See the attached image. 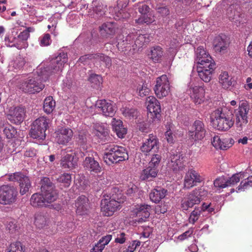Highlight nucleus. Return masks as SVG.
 I'll use <instances>...</instances> for the list:
<instances>
[{
	"label": "nucleus",
	"mask_w": 252,
	"mask_h": 252,
	"mask_svg": "<svg viewBox=\"0 0 252 252\" xmlns=\"http://www.w3.org/2000/svg\"><path fill=\"white\" fill-rule=\"evenodd\" d=\"M42 67H38L36 71L32 73L19 76L17 80L19 89L30 94L42 91L44 88V85L41 82L47 79L44 76Z\"/></svg>",
	"instance_id": "f257e3e1"
},
{
	"label": "nucleus",
	"mask_w": 252,
	"mask_h": 252,
	"mask_svg": "<svg viewBox=\"0 0 252 252\" xmlns=\"http://www.w3.org/2000/svg\"><path fill=\"white\" fill-rule=\"evenodd\" d=\"M123 35L120 34L117 38V46L120 51H134L142 48L150 41L148 34L137 35L133 33L128 34L124 39Z\"/></svg>",
	"instance_id": "f03ea898"
},
{
	"label": "nucleus",
	"mask_w": 252,
	"mask_h": 252,
	"mask_svg": "<svg viewBox=\"0 0 252 252\" xmlns=\"http://www.w3.org/2000/svg\"><path fill=\"white\" fill-rule=\"evenodd\" d=\"M67 60V54L62 52L60 53L57 57L52 59L49 62L43 63L38 67L42 66L44 76L47 79L51 74L61 72Z\"/></svg>",
	"instance_id": "7ed1b4c3"
},
{
	"label": "nucleus",
	"mask_w": 252,
	"mask_h": 252,
	"mask_svg": "<svg viewBox=\"0 0 252 252\" xmlns=\"http://www.w3.org/2000/svg\"><path fill=\"white\" fill-rule=\"evenodd\" d=\"M103 159L106 164L110 165L127 160L128 155L124 147L110 144L105 148Z\"/></svg>",
	"instance_id": "20e7f679"
},
{
	"label": "nucleus",
	"mask_w": 252,
	"mask_h": 252,
	"mask_svg": "<svg viewBox=\"0 0 252 252\" xmlns=\"http://www.w3.org/2000/svg\"><path fill=\"white\" fill-rule=\"evenodd\" d=\"M226 108H219L213 111L210 116L211 122L217 129L225 131L228 130L234 124L232 117L225 113Z\"/></svg>",
	"instance_id": "39448f33"
},
{
	"label": "nucleus",
	"mask_w": 252,
	"mask_h": 252,
	"mask_svg": "<svg viewBox=\"0 0 252 252\" xmlns=\"http://www.w3.org/2000/svg\"><path fill=\"white\" fill-rule=\"evenodd\" d=\"M50 120L42 116L36 119L32 124L30 130V135L37 140H43L46 137V131L49 127Z\"/></svg>",
	"instance_id": "423d86ee"
},
{
	"label": "nucleus",
	"mask_w": 252,
	"mask_h": 252,
	"mask_svg": "<svg viewBox=\"0 0 252 252\" xmlns=\"http://www.w3.org/2000/svg\"><path fill=\"white\" fill-rule=\"evenodd\" d=\"M187 92L195 105L201 104L206 100L204 86L197 85L192 80L188 84Z\"/></svg>",
	"instance_id": "0eeeda50"
},
{
	"label": "nucleus",
	"mask_w": 252,
	"mask_h": 252,
	"mask_svg": "<svg viewBox=\"0 0 252 252\" xmlns=\"http://www.w3.org/2000/svg\"><path fill=\"white\" fill-rule=\"evenodd\" d=\"M243 180L240 185L236 188L237 192L244 191L252 187V176L248 177L244 172H239L233 174L231 177H227L228 187L233 186Z\"/></svg>",
	"instance_id": "6e6552de"
},
{
	"label": "nucleus",
	"mask_w": 252,
	"mask_h": 252,
	"mask_svg": "<svg viewBox=\"0 0 252 252\" xmlns=\"http://www.w3.org/2000/svg\"><path fill=\"white\" fill-rule=\"evenodd\" d=\"M129 2V0H117L116 6L109 7V10L114 19H126L130 16L126 9Z\"/></svg>",
	"instance_id": "1a4fd4ad"
},
{
	"label": "nucleus",
	"mask_w": 252,
	"mask_h": 252,
	"mask_svg": "<svg viewBox=\"0 0 252 252\" xmlns=\"http://www.w3.org/2000/svg\"><path fill=\"white\" fill-rule=\"evenodd\" d=\"M41 190L46 205L55 201L58 198L54 186L48 178H44L42 180Z\"/></svg>",
	"instance_id": "9d476101"
},
{
	"label": "nucleus",
	"mask_w": 252,
	"mask_h": 252,
	"mask_svg": "<svg viewBox=\"0 0 252 252\" xmlns=\"http://www.w3.org/2000/svg\"><path fill=\"white\" fill-rule=\"evenodd\" d=\"M154 90L156 96L159 99L169 94L170 92V87L166 75H162L157 78L156 84Z\"/></svg>",
	"instance_id": "9b49d317"
},
{
	"label": "nucleus",
	"mask_w": 252,
	"mask_h": 252,
	"mask_svg": "<svg viewBox=\"0 0 252 252\" xmlns=\"http://www.w3.org/2000/svg\"><path fill=\"white\" fill-rule=\"evenodd\" d=\"M249 105L246 101H241L238 108L235 110L236 125L240 130L248 123L247 115L249 111Z\"/></svg>",
	"instance_id": "f8f14e48"
},
{
	"label": "nucleus",
	"mask_w": 252,
	"mask_h": 252,
	"mask_svg": "<svg viewBox=\"0 0 252 252\" xmlns=\"http://www.w3.org/2000/svg\"><path fill=\"white\" fill-rule=\"evenodd\" d=\"M17 191L13 186L3 185L0 187V203L10 204L16 200Z\"/></svg>",
	"instance_id": "ddd939ff"
},
{
	"label": "nucleus",
	"mask_w": 252,
	"mask_h": 252,
	"mask_svg": "<svg viewBox=\"0 0 252 252\" xmlns=\"http://www.w3.org/2000/svg\"><path fill=\"white\" fill-rule=\"evenodd\" d=\"M206 134V129L203 122L196 120L189 130L188 135L189 138L193 141H199L202 140Z\"/></svg>",
	"instance_id": "4468645a"
},
{
	"label": "nucleus",
	"mask_w": 252,
	"mask_h": 252,
	"mask_svg": "<svg viewBox=\"0 0 252 252\" xmlns=\"http://www.w3.org/2000/svg\"><path fill=\"white\" fill-rule=\"evenodd\" d=\"M120 208V202L116 201L114 197L103 199L101 202V212L103 215L111 216Z\"/></svg>",
	"instance_id": "2eb2a0df"
},
{
	"label": "nucleus",
	"mask_w": 252,
	"mask_h": 252,
	"mask_svg": "<svg viewBox=\"0 0 252 252\" xmlns=\"http://www.w3.org/2000/svg\"><path fill=\"white\" fill-rule=\"evenodd\" d=\"M10 181L18 182L19 183L20 193L22 195L26 194L31 187L29 178L21 172H15L8 176Z\"/></svg>",
	"instance_id": "dca6fc26"
},
{
	"label": "nucleus",
	"mask_w": 252,
	"mask_h": 252,
	"mask_svg": "<svg viewBox=\"0 0 252 252\" xmlns=\"http://www.w3.org/2000/svg\"><path fill=\"white\" fill-rule=\"evenodd\" d=\"M26 110L24 107L17 106L11 107L7 115L8 120L12 124H20L24 120Z\"/></svg>",
	"instance_id": "f3484780"
},
{
	"label": "nucleus",
	"mask_w": 252,
	"mask_h": 252,
	"mask_svg": "<svg viewBox=\"0 0 252 252\" xmlns=\"http://www.w3.org/2000/svg\"><path fill=\"white\" fill-rule=\"evenodd\" d=\"M215 62H208L203 65H197V72L200 78L207 83L210 81L215 68Z\"/></svg>",
	"instance_id": "a211bd4d"
},
{
	"label": "nucleus",
	"mask_w": 252,
	"mask_h": 252,
	"mask_svg": "<svg viewBox=\"0 0 252 252\" xmlns=\"http://www.w3.org/2000/svg\"><path fill=\"white\" fill-rule=\"evenodd\" d=\"M95 107L105 117H112L116 111L113 103L105 99L98 100L96 102Z\"/></svg>",
	"instance_id": "6ab92c4d"
},
{
	"label": "nucleus",
	"mask_w": 252,
	"mask_h": 252,
	"mask_svg": "<svg viewBox=\"0 0 252 252\" xmlns=\"http://www.w3.org/2000/svg\"><path fill=\"white\" fill-rule=\"evenodd\" d=\"M158 140L156 135L149 134L140 147L141 152L145 154L149 153H157L158 151Z\"/></svg>",
	"instance_id": "aec40b11"
},
{
	"label": "nucleus",
	"mask_w": 252,
	"mask_h": 252,
	"mask_svg": "<svg viewBox=\"0 0 252 252\" xmlns=\"http://www.w3.org/2000/svg\"><path fill=\"white\" fill-rule=\"evenodd\" d=\"M204 178L195 170L191 169L188 170L184 179V188L189 189L201 183Z\"/></svg>",
	"instance_id": "412c9836"
},
{
	"label": "nucleus",
	"mask_w": 252,
	"mask_h": 252,
	"mask_svg": "<svg viewBox=\"0 0 252 252\" xmlns=\"http://www.w3.org/2000/svg\"><path fill=\"white\" fill-rule=\"evenodd\" d=\"M93 133L99 139V142H105L109 138V130L107 124L96 123L93 125Z\"/></svg>",
	"instance_id": "4be33fe9"
},
{
	"label": "nucleus",
	"mask_w": 252,
	"mask_h": 252,
	"mask_svg": "<svg viewBox=\"0 0 252 252\" xmlns=\"http://www.w3.org/2000/svg\"><path fill=\"white\" fill-rule=\"evenodd\" d=\"M147 109L153 117L158 118L160 116L161 107L159 102L154 96H149L146 99Z\"/></svg>",
	"instance_id": "5701e85b"
},
{
	"label": "nucleus",
	"mask_w": 252,
	"mask_h": 252,
	"mask_svg": "<svg viewBox=\"0 0 252 252\" xmlns=\"http://www.w3.org/2000/svg\"><path fill=\"white\" fill-rule=\"evenodd\" d=\"M151 206L147 204L137 205L132 210L134 215L138 218L137 221H145L150 216Z\"/></svg>",
	"instance_id": "b1692460"
},
{
	"label": "nucleus",
	"mask_w": 252,
	"mask_h": 252,
	"mask_svg": "<svg viewBox=\"0 0 252 252\" xmlns=\"http://www.w3.org/2000/svg\"><path fill=\"white\" fill-rule=\"evenodd\" d=\"M78 160L75 153L67 154L62 158L61 165L63 168L73 169L77 166Z\"/></svg>",
	"instance_id": "393cba45"
},
{
	"label": "nucleus",
	"mask_w": 252,
	"mask_h": 252,
	"mask_svg": "<svg viewBox=\"0 0 252 252\" xmlns=\"http://www.w3.org/2000/svg\"><path fill=\"white\" fill-rule=\"evenodd\" d=\"M213 146L216 149L225 150L232 146L234 143L232 138L220 139L218 135H215L211 141Z\"/></svg>",
	"instance_id": "a878e982"
},
{
	"label": "nucleus",
	"mask_w": 252,
	"mask_h": 252,
	"mask_svg": "<svg viewBox=\"0 0 252 252\" xmlns=\"http://www.w3.org/2000/svg\"><path fill=\"white\" fill-rule=\"evenodd\" d=\"M91 6L93 8V11L91 8L88 11V15L95 19H98L102 17L105 13L106 6L103 4L98 0H94L92 2Z\"/></svg>",
	"instance_id": "bb28decb"
},
{
	"label": "nucleus",
	"mask_w": 252,
	"mask_h": 252,
	"mask_svg": "<svg viewBox=\"0 0 252 252\" xmlns=\"http://www.w3.org/2000/svg\"><path fill=\"white\" fill-rule=\"evenodd\" d=\"M73 132L71 129L62 127L57 131L56 139L58 144L65 145L71 140Z\"/></svg>",
	"instance_id": "cd10ccee"
},
{
	"label": "nucleus",
	"mask_w": 252,
	"mask_h": 252,
	"mask_svg": "<svg viewBox=\"0 0 252 252\" xmlns=\"http://www.w3.org/2000/svg\"><path fill=\"white\" fill-rule=\"evenodd\" d=\"M197 65L208 64V62H215L209 53L202 46L198 47L195 51Z\"/></svg>",
	"instance_id": "c85d7f7f"
},
{
	"label": "nucleus",
	"mask_w": 252,
	"mask_h": 252,
	"mask_svg": "<svg viewBox=\"0 0 252 252\" xmlns=\"http://www.w3.org/2000/svg\"><path fill=\"white\" fill-rule=\"evenodd\" d=\"M88 199L84 195L79 196L76 201V213L79 215L87 214L89 209Z\"/></svg>",
	"instance_id": "c756f323"
},
{
	"label": "nucleus",
	"mask_w": 252,
	"mask_h": 252,
	"mask_svg": "<svg viewBox=\"0 0 252 252\" xmlns=\"http://www.w3.org/2000/svg\"><path fill=\"white\" fill-rule=\"evenodd\" d=\"M183 158V155L180 153L172 154L169 166L173 170H182L185 166Z\"/></svg>",
	"instance_id": "7c9ffc66"
},
{
	"label": "nucleus",
	"mask_w": 252,
	"mask_h": 252,
	"mask_svg": "<svg viewBox=\"0 0 252 252\" xmlns=\"http://www.w3.org/2000/svg\"><path fill=\"white\" fill-rule=\"evenodd\" d=\"M199 203V199L191 192L187 197L182 200L181 208L183 211H187L189 208H192L194 205Z\"/></svg>",
	"instance_id": "2f4dec72"
},
{
	"label": "nucleus",
	"mask_w": 252,
	"mask_h": 252,
	"mask_svg": "<svg viewBox=\"0 0 252 252\" xmlns=\"http://www.w3.org/2000/svg\"><path fill=\"white\" fill-rule=\"evenodd\" d=\"M232 77L227 71L221 72L219 76V83L221 87L225 90H229L233 86Z\"/></svg>",
	"instance_id": "473e14b6"
},
{
	"label": "nucleus",
	"mask_w": 252,
	"mask_h": 252,
	"mask_svg": "<svg viewBox=\"0 0 252 252\" xmlns=\"http://www.w3.org/2000/svg\"><path fill=\"white\" fill-rule=\"evenodd\" d=\"M111 123L113 130L116 133L117 136L120 138H124L127 133V129L123 126L122 121L113 118Z\"/></svg>",
	"instance_id": "72a5a7b5"
},
{
	"label": "nucleus",
	"mask_w": 252,
	"mask_h": 252,
	"mask_svg": "<svg viewBox=\"0 0 252 252\" xmlns=\"http://www.w3.org/2000/svg\"><path fill=\"white\" fill-rule=\"evenodd\" d=\"M167 192L166 189L160 187H157L152 190L150 193V198L152 202L158 203L165 197Z\"/></svg>",
	"instance_id": "f704fd0d"
},
{
	"label": "nucleus",
	"mask_w": 252,
	"mask_h": 252,
	"mask_svg": "<svg viewBox=\"0 0 252 252\" xmlns=\"http://www.w3.org/2000/svg\"><path fill=\"white\" fill-rule=\"evenodd\" d=\"M5 44L8 47H15L18 49L26 48L28 47V43L27 40H24L22 39H17V37L13 38L12 41H10L9 38L5 37Z\"/></svg>",
	"instance_id": "c9c22d12"
},
{
	"label": "nucleus",
	"mask_w": 252,
	"mask_h": 252,
	"mask_svg": "<svg viewBox=\"0 0 252 252\" xmlns=\"http://www.w3.org/2000/svg\"><path fill=\"white\" fill-rule=\"evenodd\" d=\"M162 48L159 46L151 48L150 53L148 54L149 58L154 63H159L162 60L163 55Z\"/></svg>",
	"instance_id": "e433bc0d"
},
{
	"label": "nucleus",
	"mask_w": 252,
	"mask_h": 252,
	"mask_svg": "<svg viewBox=\"0 0 252 252\" xmlns=\"http://www.w3.org/2000/svg\"><path fill=\"white\" fill-rule=\"evenodd\" d=\"M83 165L86 169L90 171L97 173L100 170V167L98 162L95 160L93 158L86 157L84 161Z\"/></svg>",
	"instance_id": "4c0bfd02"
},
{
	"label": "nucleus",
	"mask_w": 252,
	"mask_h": 252,
	"mask_svg": "<svg viewBox=\"0 0 252 252\" xmlns=\"http://www.w3.org/2000/svg\"><path fill=\"white\" fill-rule=\"evenodd\" d=\"M111 239L112 235L110 234L102 237L91 250L90 252H102L105 246L109 243Z\"/></svg>",
	"instance_id": "58836bf2"
},
{
	"label": "nucleus",
	"mask_w": 252,
	"mask_h": 252,
	"mask_svg": "<svg viewBox=\"0 0 252 252\" xmlns=\"http://www.w3.org/2000/svg\"><path fill=\"white\" fill-rule=\"evenodd\" d=\"M116 24L112 22L105 23L99 28L101 34L103 36L113 35L116 32Z\"/></svg>",
	"instance_id": "ea45409f"
},
{
	"label": "nucleus",
	"mask_w": 252,
	"mask_h": 252,
	"mask_svg": "<svg viewBox=\"0 0 252 252\" xmlns=\"http://www.w3.org/2000/svg\"><path fill=\"white\" fill-rule=\"evenodd\" d=\"M158 171V169H156L148 165L146 168L142 170L140 178L142 180L150 181L157 176Z\"/></svg>",
	"instance_id": "a19ab883"
},
{
	"label": "nucleus",
	"mask_w": 252,
	"mask_h": 252,
	"mask_svg": "<svg viewBox=\"0 0 252 252\" xmlns=\"http://www.w3.org/2000/svg\"><path fill=\"white\" fill-rule=\"evenodd\" d=\"M31 205L34 207H41L47 205L45 201L42 192L33 194L30 200Z\"/></svg>",
	"instance_id": "79ce46f5"
},
{
	"label": "nucleus",
	"mask_w": 252,
	"mask_h": 252,
	"mask_svg": "<svg viewBox=\"0 0 252 252\" xmlns=\"http://www.w3.org/2000/svg\"><path fill=\"white\" fill-rule=\"evenodd\" d=\"M83 14V13L71 11L67 15L66 21L70 26L73 27L80 22L81 17H82Z\"/></svg>",
	"instance_id": "37998d69"
},
{
	"label": "nucleus",
	"mask_w": 252,
	"mask_h": 252,
	"mask_svg": "<svg viewBox=\"0 0 252 252\" xmlns=\"http://www.w3.org/2000/svg\"><path fill=\"white\" fill-rule=\"evenodd\" d=\"M213 44L216 50L220 52L226 51L228 46V44L225 39L220 36L215 38Z\"/></svg>",
	"instance_id": "c03bdc74"
},
{
	"label": "nucleus",
	"mask_w": 252,
	"mask_h": 252,
	"mask_svg": "<svg viewBox=\"0 0 252 252\" xmlns=\"http://www.w3.org/2000/svg\"><path fill=\"white\" fill-rule=\"evenodd\" d=\"M56 102L52 96L47 97L44 101L43 110L47 114L51 113L55 108Z\"/></svg>",
	"instance_id": "a18cd8bd"
},
{
	"label": "nucleus",
	"mask_w": 252,
	"mask_h": 252,
	"mask_svg": "<svg viewBox=\"0 0 252 252\" xmlns=\"http://www.w3.org/2000/svg\"><path fill=\"white\" fill-rule=\"evenodd\" d=\"M155 21V17L153 13L150 11L145 14L141 15V16L136 20V23L138 24H142L146 23L149 24Z\"/></svg>",
	"instance_id": "49530a36"
},
{
	"label": "nucleus",
	"mask_w": 252,
	"mask_h": 252,
	"mask_svg": "<svg viewBox=\"0 0 252 252\" xmlns=\"http://www.w3.org/2000/svg\"><path fill=\"white\" fill-rule=\"evenodd\" d=\"M6 252H25V248L20 242L11 243L6 248Z\"/></svg>",
	"instance_id": "de8ad7c7"
},
{
	"label": "nucleus",
	"mask_w": 252,
	"mask_h": 252,
	"mask_svg": "<svg viewBox=\"0 0 252 252\" xmlns=\"http://www.w3.org/2000/svg\"><path fill=\"white\" fill-rule=\"evenodd\" d=\"M153 8L156 9L158 16L165 17L170 14V10L166 5H159V4H158V5L154 6Z\"/></svg>",
	"instance_id": "09e8293b"
},
{
	"label": "nucleus",
	"mask_w": 252,
	"mask_h": 252,
	"mask_svg": "<svg viewBox=\"0 0 252 252\" xmlns=\"http://www.w3.org/2000/svg\"><path fill=\"white\" fill-rule=\"evenodd\" d=\"M150 89L148 87V85L146 83H143L142 84H139L136 92L139 96L141 97L146 96L149 94Z\"/></svg>",
	"instance_id": "8fccbe9b"
},
{
	"label": "nucleus",
	"mask_w": 252,
	"mask_h": 252,
	"mask_svg": "<svg viewBox=\"0 0 252 252\" xmlns=\"http://www.w3.org/2000/svg\"><path fill=\"white\" fill-rule=\"evenodd\" d=\"M89 80L92 84L93 87L97 88H99L102 83V77L97 74H93L90 75Z\"/></svg>",
	"instance_id": "3c124183"
},
{
	"label": "nucleus",
	"mask_w": 252,
	"mask_h": 252,
	"mask_svg": "<svg viewBox=\"0 0 252 252\" xmlns=\"http://www.w3.org/2000/svg\"><path fill=\"white\" fill-rule=\"evenodd\" d=\"M57 181L61 183L63 186L68 187L71 182V175L68 173H63L57 178Z\"/></svg>",
	"instance_id": "603ef678"
},
{
	"label": "nucleus",
	"mask_w": 252,
	"mask_h": 252,
	"mask_svg": "<svg viewBox=\"0 0 252 252\" xmlns=\"http://www.w3.org/2000/svg\"><path fill=\"white\" fill-rule=\"evenodd\" d=\"M166 131L165 133V136L167 141L169 144L174 143L175 139V135L172 132L173 125L171 124H169L166 126Z\"/></svg>",
	"instance_id": "864d4df0"
},
{
	"label": "nucleus",
	"mask_w": 252,
	"mask_h": 252,
	"mask_svg": "<svg viewBox=\"0 0 252 252\" xmlns=\"http://www.w3.org/2000/svg\"><path fill=\"white\" fill-rule=\"evenodd\" d=\"M97 60L105 63L106 67H109L111 65L112 62L111 58L103 54H97L93 56Z\"/></svg>",
	"instance_id": "5fc2aeb1"
},
{
	"label": "nucleus",
	"mask_w": 252,
	"mask_h": 252,
	"mask_svg": "<svg viewBox=\"0 0 252 252\" xmlns=\"http://www.w3.org/2000/svg\"><path fill=\"white\" fill-rule=\"evenodd\" d=\"M191 192L199 199L200 202L201 200L203 199L208 195V191L202 187L195 189Z\"/></svg>",
	"instance_id": "6e6d98bb"
},
{
	"label": "nucleus",
	"mask_w": 252,
	"mask_h": 252,
	"mask_svg": "<svg viewBox=\"0 0 252 252\" xmlns=\"http://www.w3.org/2000/svg\"><path fill=\"white\" fill-rule=\"evenodd\" d=\"M25 63V59L21 56H18L11 62L10 65L15 69H20L23 67Z\"/></svg>",
	"instance_id": "4d7b16f0"
},
{
	"label": "nucleus",
	"mask_w": 252,
	"mask_h": 252,
	"mask_svg": "<svg viewBox=\"0 0 252 252\" xmlns=\"http://www.w3.org/2000/svg\"><path fill=\"white\" fill-rule=\"evenodd\" d=\"M199 209V207H196L190 213L189 218V223L194 224V223L198 220L201 213Z\"/></svg>",
	"instance_id": "13d9d810"
},
{
	"label": "nucleus",
	"mask_w": 252,
	"mask_h": 252,
	"mask_svg": "<svg viewBox=\"0 0 252 252\" xmlns=\"http://www.w3.org/2000/svg\"><path fill=\"white\" fill-rule=\"evenodd\" d=\"M6 229L10 233H14L18 230L19 227L15 220H8L5 224Z\"/></svg>",
	"instance_id": "bf43d9fd"
},
{
	"label": "nucleus",
	"mask_w": 252,
	"mask_h": 252,
	"mask_svg": "<svg viewBox=\"0 0 252 252\" xmlns=\"http://www.w3.org/2000/svg\"><path fill=\"white\" fill-rule=\"evenodd\" d=\"M3 132L6 137L9 139L13 137L17 132L16 129L10 125H7L5 126Z\"/></svg>",
	"instance_id": "052dcab7"
},
{
	"label": "nucleus",
	"mask_w": 252,
	"mask_h": 252,
	"mask_svg": "<svg viewBox=\"0 0 252 252\" xmlns=\"http://www.w3.org/2000/svg\"><path fill=\"white\" fill-rule=\"evenodd\" d=\"M34 223L39 228H43L47 224V220L44 216L37 215L35 217Z\"/></svg>",
	"instance_id": "680f3d73"
},
{
	"label": "nucleus",
	"mask_w": 252,
	"mask_h": 252,
	"mask_svg": "<svg viewBox=\"0 0 252 252\" xmlns=\"http://www.w3.org/2000/svg\"><path fill=\"white\" fill-rule=\"evenodd\" d=\"M216 187L223 189L228 187L227 177L221 176L216 179L214 183Z\"/></svg>",
	"instance_id": "e2e57ef3"
},
{
	"label": "nucleus",
	"mask_w": 252,
	"mask_h": 252,
	"mask_svg": "<svg viewBox=\"0 0 252 252\" xmlns=\"http://www.w3.org/2000/svg\"><path fill=\"white\" fill-rule=\"evenodd\" d=\"M161 156L159 154H154L151 158L148 165L152 167L158 169V166L161 160Z\"/></svg>",
	"instance_id": "0e129e2a"
},
{
	"label": "nucleus",
	"mask_w": 252,
	"mask_h": 252,
	"mask_svg": "<svg viewBox=\"0 0 252 252\" xmlns=\"http://www.w3.org/2000/svg\"><path fill=\"white\" fill-rule=\"evenodd\" d=\"M179 45L180 43L176 39H173L170 41L169 45L168 52L170 53L171 56H175Z\"/></svg>",
	"instance_id": "69168bd1"
},
{
	"label": "nucleus",
	"mask_w": 252,
	"mask_h": 252,
	"mask_svg": "<svg viewBox=\"0 0 252 252\" xmlns=\"http://www.w3.org/2000/svg\"><path fill=\"white\" fill-rule=\"evenodd\" d=\"M39 45L42 47L47 46L51 43L50 35L48 33L44 34L38 39Z\"/></svg>",
	"instance_id": "338daca9"
},
{
	"label": "nucleus",
	"mask_w": 252,
	"mask_h": 252,
	"mask_svg": "<svg viewBox=\"0 0 252 252\" xmlns=\"http://www.w3.org/2000/svg\"><path fill=\"white\" fill-rule=\"evenodd\" d=\"M128 235L124 232L120 231L117 233L115 239V242L116 243L123 244L127 240Z\"/></svg>",
	"instance_id": "774afa93"
}]
</instances>
